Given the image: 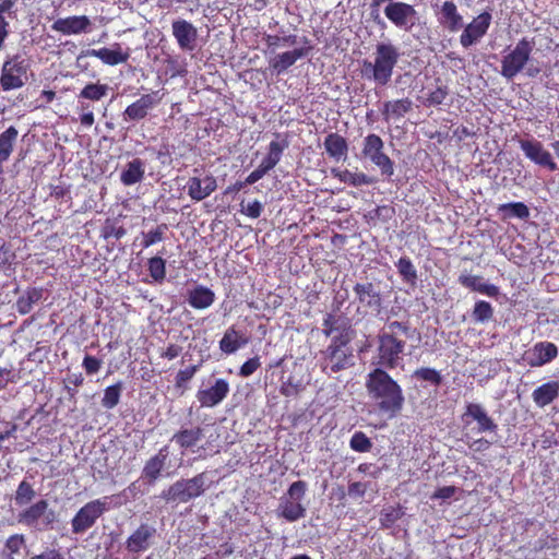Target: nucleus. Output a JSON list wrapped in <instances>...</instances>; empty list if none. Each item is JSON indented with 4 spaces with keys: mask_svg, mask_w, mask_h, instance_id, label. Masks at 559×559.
Listing matches in <instances>:
<instances>
[{
    "mask_svg": "<svg viewBox=\"0 0 559 559\" xmlns=\"http://www.w3.org/2000/svg\"><path fill=\"white\" fill-rule=\"evenodd\" d=\"M402 53L400 48L392 41H379L374 46L372 60H364L361 74L377 85H388L393 76L394 68L397 66Z\"/></svg>",
    "mask_w": 559,
    "mask_h": 559,
    "instance_id": "obj_1",
    "label": "nucleus"
},
{
    "mask_svg": "<svg viewBox=\"0 0 559 559\" xmlns=\"http://www.w3.org/2000/svg\"><path fill=\"white\" fill-rule=\"evenodd\" d=\"M366 388L381 412L395 415L401 411L404 403L402 389L383 369L376 368L368 374Z\"/></svg>",
    "mask_w": 559,
    "mask_h": 559,
    "instance_id": "obj_2",
    "label": "nucleus"
},
{
    "mask_svg": "<svg viewBox=\"0 0 559 559\" xmlns=\"http://www.w3.org/2000/svg\"><path fill=\"white\" fill-rule=\"evenodd\" d=\"M533 48V40L525 37L520 39L514 48L503 56L501 60V75L507 80H512L524 70L525 74L530 78L538 75L540 69L530 62Z\"/></svg>",
    "mask_w": 559,
    "mask_h": 559,
    "instance_id": "obj_3",
    "label": "nucleus"
},
{
    "mask_svg": "<svg viewBox=\"0 0 559 559\" xmlns=\"http://www.w3.org/2000/svg\"><path fill=\"white\" fill-rule=\"evenodd\" d=\"M209 487L206 473H200L192 478H181L160 492V498L167 503H187L204 493Z\"/></svg>",
    "mask_w": 559,
    "mask_h": 559,
    "instance_id": "obj_4",
    "label": "nucleus"
},
{
    "mask_svg": "<svg viewBox=\"0 0 559 559\" xmlns=\"http://www.w3.org/2000/svg\"><path fill=\"white\" fill-rule=\"evenodd\" d=\"M307 492V483L304 480L294 481L287 491L280 498L277 507L278 516L288 522H296L306 516L307 508L304 499Z\"/></svg>",
    "mask_w": 559,
    "mask_h": 559,
    "instance_id": "obj_5",
    "label": "nucleus"
},
{
    "mask_svg": "<svg viewBox=\"0 0 559 559\" xmlns=\"http://www.w3.org/2000/svg\"><path fill=\"white\" fill-rule=\"evenodd\" d=\"M16 521L24 526L44 531L52 528L57 522V513L49 508L47 500L41 499L21 510L16 515Z\"/></svg>",
    "mask_w": 559,
    "mask_h": 559,
    "instance_id": "obj_6",
    "label": "nucleus"
},
{
    "mask_svg": "<svg viewBox=\"0 0 559 559\" xmlns=\"http://www.w3.org/2000/svg\"><path fill=\"white\" fill-rule=\"evenodd\" d=\"M29 63L20 55L8 57L3 62L0 76V88L3 92L19 90L27 83Z\"/></svg>",
    "mask_w": 559,
    "mask_h": 559,
    "instance_id": "obj_7",
    "label": "nucleus"
},
{
    "mask_svg": "<svg viewBox=\"0 0 559 559\" xmlns=\"http://www.w3.org/2000/svg\"><path fill=\"white\" fill-rule=\"evenodd\" d=\"M109 510L110 502L108 497L98 498L85 503L71 520L72 532L74 534H84Z\"/></svg>",
    "mask_w": 559,
    "mask_h": 559,
    "instance_id": "obj_8",
    "label": "nucleus"
},
{
    "mask_svg": "<svg viewBox=\"0 0 559 559\" xmlns=\"http://www.w3.org/2000/svg\"><path fill=\"white\" fill-rule=\"evenodd\" d=\"M361 154L380 169L381 175L393 176L394 164L384 153V142L379 135L372 133L364 139Z\"/></svg>",
    "mask_w": 559,
    "mask_h": 559,
    "instance_id": "obj_9",
    "label": "nucleus"
},
{
    "mask_svg": "<svg viewBox=\"0 0 559 559\" xmlns=\"http://www.w3.org/2000/svg\"><path fill=\"white\" fill-rule=\"evenodd\" d=\"M405 342L397 340L391 333L378 335V365L385 368H396L402 361Z\"/></svg>",
    "mask_w": 559,
    "mask_h": 559,
    "instance_id": "obj_10",
    "label": "nucleus"
},
{
    "mask_svg": "<svg viewBox=\"0 0 559 559\" xmlns=\"http://www.w3.org/2000/svg\"><path fill=\"white\" fill-rule=\"evenodd\" d=\"M348 340L343 335L332 338L331 344L324 350V369L330 368L332 372H338L352 365V353L346 346Z\"/></svg>",
    "mask_w": 559,
    "mask_h": 559,
    "instance_id": "obj_11",
    "label": "nucleus"
},
{
    "mask_svg": "<svg viewBox=\"0 0 559 559\" xmlns=\"http://www.w3.org/2000/svg\"><path fill=\"white\" fill-rule=\"evenodd\" d=\"M492 22V15L488 11L479 13L477 16L464 25L460 35V45L467 49L477 45L487 34Z\"/></svg>",
    "mask_w": 559,
    "mask_h": 559,
    "instance_id": "obj_12",
    "label": "nucleus"
},
{
    "mask_svg": "<svg viewBox=\"0 0 559 559\" xmlns=\"http://www.w3.org/2000/svg\"><path fill=\"white\" fill-rule=\"evenodd\" d=\"M383 13L395 27L406 32L411 31L418 21L415 7L406 2L386 3Z\"/></svg>",
    "mask_w": 559,
    "mask_h": 559,
    "instance_id": "obj_13",
    "label": "nucleus"
},
{
    "mask_svg": "<svg viewBox=\"0 0 559 559\" xmlns=\"http://www.w3.org/2000/svg\"><path fill=\"white\" fill-rule=\"evenodd\" d=\"M463 421L466 426L471 425L472 421L476 423V427L473 428L477 433L495 432L498 425L488 415L487 411L481 404L468 403L465 407V413L462 416Z\"/></svg>",
    "mask_w": 559,
    "mask_h": 559,
    "instance_id": "obj_14",
    "label": "nucleus"
},
{
    "mask_svg": "<svg viewBox=\"0 0 559 559\" xmlns=\"http://www.w3.org/2000/svg\"><path fill=\"white\" fill-rule=\"evenodd\" d=\"M229 391L228 381L218 378L209 388L199 389L195 396L201 407L213 408L227 397Z\"/></svg>",
    "mask_w": 559,
    "mask_h": 559,
    "instance_id": "obj_15",
    "label": "nucleus"
},
{
    "mask_svg": "<svg viewBox=\"0 0 559 559\" xmlns=\"http://www.w3.org/2000/svg\"><path fill=\"white\" fill-rule=\"evenodd\" d=\"M436 15L438 23L449 33H455L464 26V17L459 12L457 5L452 0H447L441 4H436Z\"/></svg>",
    "mask_w": 559,
    "mask_h": 559,
    "instance_id": "obj_16",
    "label": "nucleus"
},
{
    "mask_svg": "<svg viewBox=\"0 0 559 559\" xmlns=\"http://www.w3.org/2000/svg\"><path fill=\"white\" fill-rule=\"evenodd\" d=\"M519 143L526 158L538 166L548 168L551 171L558 169L557 163L554 160L551 154L544 147L542 142L533 139L520 140Z\"/></svg>",
    "mask_w": 559,
    "mask_h": 559,
    "instance_id": "obj_17",
    "label": "nucleus"
},
{
    "mask_svg": "<svg viewBox=\"0 0 559 559\" xmlns=\"http://www.w3.org/2000/svg\"><path fill=\"white\" fill-rule=\"evenodd\" d=\"M356 298L364 308L374 312L377 317L382 313V298L380 292L370 282L357 283L353 288Z\"/></svg>",
    "mask_w": 559,
    "mask_h": 559,
    "instance_id": "obj_18",
    "label": "nucleus"
},
{
    "mask_svg": "<svg viewBox=\"0 0 559 559\" xmlns=\"http://www.w3.org/2000/svg\"><path fill=\"white\" fill-rule=\"evenodd\" d=\"M171 33L181 50L192 51L195 48L198 29L191 22L183 19L173 21Z\"/></svg>",
    "mask_w": 559,
    "mask_h": 559,
    "instance_id": "obj_19",
    "label": "nucleus"
},
{
    "mask_svg": "<svg viewBox=\"0 0 559 559\" xmlns=\"http://www.w3.org/2000/svg\"><path fill=\"white\" fill-rule=\"evenodd\" d=\"M169 457V448L164 445L158 452L150 457L142 469V478L150 485H154L162 476L166 468Z\"/></svg>",
    "mask_w": 559,
    "mask_h": 559,
    "instance_id": "obj_20",
    "label": "nucleus"
},
{
    "mask_svg": "<svg viewBox=\"0 0 559 559\" xmlns=\"http://www.w3.org/2000/svg\"><path fill=\"white\" fill-rule=\"evenodd\" d=\"M92 22L86 15H72L68 17L57 19L51 29L63 35H80L91 31Z\"/></svg>",
    "mask_w": 559,
    "mask_h": 559,
    "instance_id": "obj_21",
    "label": "nucleus"
},
{
    "mask_svg": "<svg viewBox=\"0 0 559 559\" xmlns=\"http://www.w3.org/2000/svg\"><path fill=\"white\" fill-rule=\"evenodd\" d=\"M557 355L558 348L554 343L539 342L525 353V360L531 367H540L550 362Z\"/></svg>",
    "mask_w": 559,
    "mask_h": 559,
    "instance_id": "obj_22",
    "label": "nucleus"
},
{
    "mask_svg": "<svg viewBox=\"0 0 559 559\" xmlns=\"http://www.w3.org/2000/svg\"><path fill=\"white\" fill-rule=\"evenodd\" d=\"M188 195L193 201H202L209 195H211L217 188L216 179L207 175L203 178L200 177H191L189 178L187 185Z\"/></svg>",
    "mask_w": 559,
    "mask_h": 559,
    "instance_id": "obj_23",
    "label": "nucleus"
},
{
    "mask_svg": "<svg viewBox=\"0 0 559 559\" xmlns=\"http://www.w3.org/2000/svg\"><path fill=\"white\" fill-rule=\"evenodd\" d=\"M413 109V102L408 97L386 100L382 105L381 115L385 122L401 121Z\"/></svg>",
    "mask_w": 559,
    "mask_h": 559,
    "instance_id": "obj_24",
    "label": "nucleus"
},
{
    "mask_svg": "<svg viewBox=\"0 0 559 559\" xmlns=\"http://www.w3.org/2000/svg\"><path fill=\"white\" fill-rule=\"evenodd\" d=\"M309 48H296L294 50L277 53L270 58L269 64L277 74L285 72L295 62L307 56Z\"/></svg>",
    "mask_w": 559,
    "mask_h": 559,
    "instance_id": "obj_25",
    "label": "nucleus"
},
{
    "mask_svg": "<svg viewBox=\"0 0 559 559\" xmlns=\"http://www.w3.org/2000/svg\"><path fill=\"white\" fill-rule=\"evenodd\" d=\"M155 528L146 524H142L126 543L130 552H141L148 548L150 539L154 536Z\"/></svg>",
    "mask_w": 559,
    "mask_h": 559,
    "instance_id": "obj_26",
    "label": "nucleus"
},
{
    "mask_svg": "<svg viewBox=\"0 0 559 559\" xmlns=\"http://www.w3.org/2000/svg\"><path fill=\"white\" fill-rule=\"evenodd\" d=\"M145 174V163L140 158H133L128 162L120 173V181L129 187L143 180Z\"/></svg>",
    "mask_w": 559,
    "mask_h": 559,
    "instance_id": "obj_27",
    "label": "nucleus"
},
{
    "mask_svg": "<svg viewBox=\"0 0 559 559\" xmlns=\"http://www.w3.org/2000/svg\"><path fill=\"white\" fill-rule=\"evenodd\" d=\"M459 282L464 287L484 294L488 297H496L499 295V288L496 285L484 282L483 277L478 275L462 274L459 277Z\"/></svg>",
    "mask_w": 559,
    "mask_h": 559,
    "instance_id": "obj_28",
    "label": "nucleus"
},
{
    "mask_svg": "<svg viewBox=\"0 0 559 559\" xmlns=\"http://www.w3.org/2000/svg\"><path fill=\"white\" fill-rule=\"evenodd\" d=\"M559 396V381H549L537 386L533 393L532 399L534 403L543 408L552 403Z\"/></svg>",
    "mask_w": 559,
    "mask_h": 559,
    "instance_id": "obj_29",
    "label": "nucleus"
},
{
    "mask_svg": "<svg viewBox=\"0 0 559 559\" xmlns=\"http://www.w3.org/2000/svg\"><path fill=\"white\" fill-rule=\"evenodd\" d=\"M155 105L154 97L151 94L141 96L138 100L129 105L124 112V120H141L143 119L148 110Z\"/></svg>",
    "mask_w": 559,
    "mask_h": 559,
    "instance_id": "obj_30",
    "label": "nucleus"
},
{
    "mask_svg": "<svg viewBox=\"0 0 559 559\" xmlns=\"http://www.w3.org/2000/svg\"><path fill=\"white\" fill-rule=\"evenodd\" d=\"M331 175L340 181L352 187L369 186L377 182V179L364 173H353L348 169L332 168Z\"/></svg>",
    "mask_w": 559,
    "mask_h": 559,
    "instance_id": "obj_31",
    "label": "nucleus"
},
{
    "mask_svg": "<svg viewBox=\"0 0 559 559\" xmlns=\"http://www.w3.org/2000/svg\"><path fill=\"white\" fill-rule=\"evenodd\" d=\"M247 343L248 340L231 326L225 331L222 340L219 341V349L223 353L230 355L243 347Z\"/></svg>",
    "mask_w": 559,
    "mask_h": 559,
    "instance_id": "obj_32",
    "label": "nucleus"
},
{
    "mask_svg": "<svg viewBox=\"0 0 559 559\" xmlns=\"http://www.w3.org/2000/svg\"><path fill=\"white\" fill-rule=\"evenodd\" d=\"M324 148L330 157L338 162L346 157L348 145L338 133H330L324 140Z\"/></svg>",
    "mask_w": 559,
    "mask_h": 559,
    "instance_id": "obj_33",
    "label": "nucleus"
},
{
    "mask_svg": "<svg viewBox=\"0 0 559 559\" xmlns=\"http://www.w3.org/2000/svg\"><path fill=\"white\" fill-rule=\"evenodd\" d=\"M87 55L100 59L105 64L108 66H117L123 63L129 58V53L122 52L121 48L118 45L116 49H92L87 52Z\"/></svg>",
    "mask_w": 559,
    "mask_h": 559,
    "instance_id": "obj_34",
    "label": "nucleus"
},
{
    "mask_svg": "<svg viewBox=\"0 0 559 559\" xmlns=\"http://www.w3.org/2000/svg\"><path fill=\"white\" fill-rule=\"evenodd\" d=\"M214 300V293L204 286H197L188 296V302L194 309H206L213 305Z\"/></svg>",
    "mask_w": 559,
    "mask_h": 559,
    "instance_id": "obj_35",
    "label": "nucleus"
},
{
    "mask_svg": "<svg viewBox=\"0 0 559 559\" xmlns=\"http://www.w3.org/2000/svg\"><path fill=\"white\" fill-rule=\"evenodd\" d=\"M287 146V142L271 141L269 144V153L263 158L260 166L269 173L280 163L282 154Z\"/></svg>",
    "mask_w": 559,
    "mask_h": 559,
    "instance_id": "obj_36",
    "label": "nucleus"
},
{
    "mask_svg": "<svg viewBox=\"0 0 559 559\" xmlns=\"http://www.w3.org/2000/svg\"><path fill=\"white\" fill-rule=\"evenodd\" d=\"M203 430L201 428L195 429H182L175 433L171 438L179 447L183 449L195 445L202 438Z\"/></svg>",
    "mask_w": 559,
    "mask_h": 559,
    "instance_id": "obj_37",
    "label": "nucleus"
},
{
    "mask_svg": "<svg viewBox=\"0 0 559 559\" xmlns=\"http://www.w3.org/2000/svg\"><path fill=\"white\" fill-rule=\"evenodd\" d=\"M19 131L11 126L0 133V160H8L13 152L14 143L17 139Z\"/></svg>",
    "mask_w": 559,
    "mask_h": 559,
    "instance_id": "obj_38",
    "label": "nucleus"
},
{
    "mask_svg": "<svg viewBox=\"0 0 559 559\" xmlns=\"http://www.w3.org/2000/svg\"><path fill=\"white\" fill-rule=\"evenodd\" d=\"M26 546L25 536L23 534H13L8 537L4 548L1 552L4 559H15Z\"/></svg>",
    "mask_w": 559,
    "mask_h": 559,
    "instance_id": "obj_39",
    "label": "nucleus"
},
{
    "mask_svg": "<svg viewBox=\"0 0 559 559\" xmlns=\"http://www.w3.org/2000/svg\"><path fill=\"white\" fill-rule=\"evenodd\" d=\"M35 497L36 491L34 490L33 486L28 481L23 480L19 484L13 499L15 506L22 508L28 506Z\"/></svg>",
    "mask_w": 559,
    "mask_h": 559,
    "instance_id": "obj_40",
    "label": "nucleus"
},
{
    "mask_svg": "<svg viewBox=\"0 0 559 559\" xmlns=\"http://www.w3.org/2000/svg\"><path fill=\"white\" fill-rule=\"evenodd\" d=\"M498 211L503 214L506 218L518 217L521 219L530 216V210L523 202H511L499 205Z\"/></svg>",
    "mask_w": 559,
    "mask_h": 559,
    "instance_id": "obj_41",
    "label": "nucleus"
},
{
    "mask_svg": "<svg viewBox=\"0 0 559 559\" xmlns=\"http://www.w3.org/2000/svg\"><path fill=\"white\" fill-rule=\"evenodd\" d=\"M108 91L109 86L107 84L91 83L81 90L79 98L97 102L105 97L108 94Z\"/></svg>",
    "mask_w": 559,
    "mask_h": 559,
    "instance_id": "obj_42",
    "label": "nucleus"
},
{
    "mask_svg": "<svg viewBox=\"0 0 559 559\" xmlns=\"http://www.w3.org/2000/svg\"><path fill=\"white\" fill-rule=\"evenodd\" d=\"M41 298V290L40 289H31L27 290L24 295H22L16 302V307L20 313L26 314L28 313L33 305L38 302Z\"/></svg>",
    "mask_w": 559,
    "mask_h": 559,
    "instance_id": "obj_43",
    "label": "nucleus"
},
{
    "mask_svg": "<svg viewBox=\"0 0 559 559\" xmlns=\"http://www.w3.org/2000/svg\"><path fill=\"white\" fill-rule=\"evenodd\" d=\"M493 317L492 306L485 300H478L472 311V318L477 323H485Z\"/></svg>",
    "mask_w": 559,
    "mask_h": 559,
    "instance_id": "obj_44",
    "label": "nucleus"
},
{
    "mask_svg": "<svg viewBox=\"0 0 559 559\" xmlns=\"http://www.w3.org/2000/svg\"><path fill=\"white\" fill-rule=\"evenodd\" d=\"M151 277L156 283H162L166 277V261L162 257H153L147 262Z\"/></svg>",
    "mask_w": 559,
    "mask_h": 559,
    "instance_id": "obj_45",
    "label": "nucleus"
},
{
    "mask_svg": "<svg viewBox=\"0 0 559 559\" xmlns=\"http://www.w3.org/2000/svg\"><path fill=\"white\" fill-rule=\"evenodd\" d=\"M396 267H397L399 273L401 274V276L403 277V280L405 282L411 283V284H414L416 282L417 271L409 258L402 257L396 262Z\"/></svg>",
    "mask_w": 559,
    "mask_h": 559,
    "instance_id": "obj_46",
    "label": "nucleus"
},
{
    "mask_svg": "<svg viewBox=\"0 0 559 559\" xmlns=\"http://www.w3.org/2000/svg\"><path fill=\"white\" fill-rule=\"evenodd\" d=\"M121 390V382H118L114 385L106 388L102 400V405L107 409L114 408L119 403Z\"/></svg>",
    "mask_w": 559,
    "mask_h": 559,
    "instance_id": "obj_47",
    "label": "nucleus"
},
{
    "mask_svg": "<svg viewBox=\"0 0 559 559\" xmlns=\"http://www.w3.org/2000/svg\"><path fill=\"white\" fill-rule=\"evenodd\" d=\"M23 0H0V15L2 19L14 20L17 17Z\"/></svg>",
    "mask_w": 559,
    "mask_h": 559,
    "instance_id": "obj_48",
    "label": "nucleus"
},
{
    "mask_svg": "<svg viewBox=\"0 0 559 559\" xmlns=\"http://www.w3.org/2000/svg\"><path fill=\"white\" fill-rule=\"evenodd\" d=\"M403 512L400 508L386 507L380 513V522L383 526L390 527L401 519Z\"/></svg>",
    "mask_w": 559,
    "mask_h": 559,
    "instance_id": "obj_49",
    "label": "nucleus"
},
{
    "mask_svg": "<svg viewBox=\"0 0 559 559\" xmlns=\"http://www.w3.org/2000/svg\"><path fill=\"white\" fill-rule=\"evenodd\" d=\"M166 229H167V225L162 224V225L157 226L156 229L150 230L148 233L143 234L142 246L144 248H148V247L162 241Z\"/></svg>",
    "mask_w": 559,
    "mask_h": 559,
    "instance_id": "obj_50",
    "label": "nucleus"
},
{
    "mask_svg": "<svg viewBox=\"0 0 559 559\" xmlns=\"http://www.w3.org/2000/svg\"><path fill=\"white\" fill-rule=\"evenodd\" d=\"M349 444L357 452H368L372 447L370 439L361 431L353 435Z\"/></svg>",
    "mask_w": 559,
    "mask_h": 559,
    "instance_id": "obj_51",
    "label": "nucleus"
},
{
    "mask_svg": "<svg viewBox=\"0 0 559 559\" xmlns=\"http://www.w3.org/2000/svg\"><path fill=\"white\" fill-rule=\"evenodd\" d=\"M414 377L436 385L441 382L440 373L432 368H419L414 372Z\"/></svg>",
    "mask_w": 559,
    "mask_h": 559,
    "instance_id": "obj_52",
    "label": "nucleus"
},
{
    "mask_svg": "<svg viewBox=\"0 0 559 559\" xmlns=\"http://www.w3.org/2000/svg\"><path fill=\"white\" fill-rule=\"evenodd\" d=\"M241 213L247 215L250 218H258L262 214L263 211V204L254 200L253 202H249L248 204H245L241 202Z\"/></svg>",
    "mask_w": 559,
    "mask_h": 559,
    "instance_id": "obj_53",
    "label": "nucleus"
},
{
    "mask_svg": "<svg viewBox=\"0 0 559 559\" xmlns=\"http://www.w3.org/2000/svg\"><path fill=\"white\" fill-rule=\"evenodd\" d=\"M103 361L94 356L85 355L82 366L87 374H94L102 368Z\"/></svg>",
    "mask_w": 559,
    "mask_h": 559,
    "instance_id": "obj_54",
    "label": "nucleus"
},
{
    "mask_svg": "<svg viewBox=\"0 0 559 559\" xmlns=\"http://www.w3.org/2000/svg\"><path fill=\"white\" fill-rule=\"evenodd\" d=\"M448 95V91L445 87L438 86L436 90L431 91L426 99L429 106L440 105L444 102Z\"/></svg>",
    "mask_w": 559,
    "mask_h": 559,
    "instance_id": "obj_55",
    "label": "nucleus"
},
{
    "mask_svg": "<svg viewBox=\"0 0 559 559\" xmlns=\"http://www.w3.org/2000/svg\"><path fill=\"white\" fill-rule=\"evenodd\" d=\"M261 366L259 357H253L248 359L239 370V374L243 378L250 377Z\"/></svg>",
    "mask_w": 559,
    "mask_h": 559,
    "instance_id": "obj_56",
    "label": "nucleus"
},
{
    "mask_svg": "<svg viewBox=\"0 0 559 559\" xmlns=\"http://www.w3.org/2000/svg\"><path fill=\"white\" fill-rule=\"evenodd\" d=\"M199 366H190L183 370H180L176 376V383L178 386L182 385L185 382L190 381L195 372L198 371Z\"/></svg>",
    "mask_w": 559,
    "mask_h": 559,
    "instance_id": "obj_57",
    "label": "nucleus"
},
{
    "mask_svg": "<svg viewBox=\"0 0 559 559\" xmlns=\"http://www.w3.org/2000/svg\"><path fill=\"white\" fill-rule=\"evenodd\" d=\"M379 318L380 320L386 321V328L389 330L386 333H391L392 335H394L395 330H399L403 332L406 336L409 335V326L407 324L399 321H389V318H383L382 316H380Z\"/></svg>",
    "mask_w": 559,
    "mask_h": 559,
    "instance_id": "obj_58",
    "label": "nucleus"
},
{
    "mask_svg": "<svg viewBox=\"0 0 559 559\" xmlns=\"http://www.w3.org/2000/svg\"><path fill=\"white\" fill-rule=\"evenodd\" d=\"M338 319L333 314H328L323 320V333L325 336L332 335V333L337 330Z\"/></svg>",
    "mask_w": 559,
    "mask_h": 559,
    "instance_id": "obj_59",
    "label": "nucleus"
},
{
    "mask_svg": "<svg viewBox=\"0 0 559 559\" xmlns=\"http://www.w3.org/2000/svg\"><path fill=\"white\" fill-rule=\"evenodd\" d=\"M455 491H456V488L454 486L441 487L435 491V493L432 495L431 498L447 500V499L452 498L454 496Z\"/></svg>",
    "mask_w": 559,
    "mask_h": 559,
    "instance_id": "obj_60",
    "label": "nucleus"
},
{
    "mask_svg": "<svg viewBox=\"0 0 559 559\" xmlns=\"http://www.w3.org/2000/svg\"><path fill=\"white\" fill-rule=\"evenodd\" d=\"M367 490V485L360 481L352 483L348 486V495L350 497H362Z\"/></svg>",
    "mask_w": 559,
    "mask_h": 559,
    "instance_id": "obj_61",
    "label": "nucleus"
},
{
    "mask_svg": "<svg viewBox=\"0 0 559 559\" xmlns=\"http://www.w3.org/2000/svg\"><path fill=\"white\" fill-rule=\"evenodd\" d=\"M468 445H469V449L475 452H483L490 448L491 442L488 441L487 439L479 438V439L472 441Z\"/></svg>",
    "mask_w": 559,
    "mask_h": 559,
    "instance_id": "obj_62",
    "label": "nucleus"
},
{
    "mask_svg": "<svg viewBox=\"0 0 559 559\" xmlns=\"http://www.w3.org/2000/svg\"><path fill=\"white\" fill-rule=\"evenodd\" d=\"M267 174V171L262 168L260 165L258 166V168H255L247 178H246V183L248 185H253L257 181H259L261 178H263L265 175Z\"/></svg>",
    "mask_w": 559,
    "mask_h": 559,
    "instance_id": "obj_63",
    "label": "nucleus"
},
{
    "mask_svg": "<svg viewBox=\"0 0 559 559\" xmlns=\"http://www.w3.org/2000/svg\"><path fill=\"white\" fill-rule=\"evenodd\" d=\"M32 559H63L62 555L56 549H47Z\"/></svg>",
    "mask_w": 559,
    "mask_h": 559,
    "instance_id": "obj_64",
    "label": "nucleus"
}]
</instances>
